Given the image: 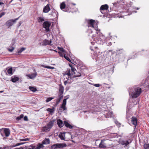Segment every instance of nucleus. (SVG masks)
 I'll return each instance as SVG.
<instances>
[{
    "instance_id": "nucleus-35",
    "label": "nucleus",
    "mask_w": 149,
    "mask_h": 149,
    "mask_svg": "<svg viewBox=\"0 0 149 149\" xmlns=\"http://www.w3.org/2000/svg\"><path fill=\"white\" fill-rule=\"evenodd\" d=\"M70 66L71 67V70L72 72H73L72 74H75V71H76V69L74 68L73 67H72V66H71L70 65Z\"/></svg>"
},
{
    "instance_id": "nucleus-52",
    "label": "nucleus",
    "mask_w": 149,
    "mask_h": 149,
    "mask_svg": "<svg viewBox=\"0 0 149 149\" xmlns=\"http://www.w3.org/2000/svg\"><path fill=\"white\" fill-rule=\"evenodd\" d=\"M65 97V99H64V100H65V102H66V100L67 99H68L69 97Z\"/></svg>"
},
{
    "instance_id": "nucleus-44",
    "label": "nucleus",
    "mask_w": 149,
    "mask_h": 149,
    "mask_svg": "<svg viewBox=\"0 0 149 149\" xmlns=\"http://www.w3.org/2000/svg\"><path fill=\"white\" fill-rule=\"evenodd\" d=\"M24 120L25 121H28V119L27 116H25L24 118Z\"/></svg>"
},
{
    "instance_id": "nucleus-30",
    "label": "nucleus",
    "mask_w": 149,
    "mask_h": 149,
    "mask_svg": "<svg viewBox=\"0 0 149 149\" xmlns=\"http://www.w3.org/2000/svg\"><path fill=\"white\" fill-rule=\"evenodd\" d=\"M25 49L26 48L24 47H22L20 49H18L17 52L18 54L21 53L22 52L24 51Z\"/></svg>"
},
{
    "instance_id": "nucleus-14",
    "label": "nucleus",
    "mask_w": 149,
    "mask_h": 149,
    "mask_svg": "<svg viewBox=\"0 0 149 149\" xmlns=\"http://www.w3.org/2000/svg\"><path fill=\"white\" fill-rule=\"evenodd\" d=\"M51 42L52 41L51 40L49 41L48 40L45 39L43 41L42 45L43 46L49 45L51 43Z\"/></svg>"
},
{
    "instance_id": "nucleus-50",
    "label": "nucleus",
    "mask_w": 149,
    "mask_h": 149,
    "mask_svg": "<svg viewBox=\"0 0 149 149\" xmlns=\"http://www.w3.org/2000/svg\"><path fill=\"white\" fill-rule=\"evenodd\" d=\"M22 144H23V143H17L16 144V145H15V146H17L20 145Z\"/></svg>"
},
{
    "instance_id": "nucleus-58",
    "label": "nucleus",
    "mask_w": 149,
    "mask_h": 149,
    "mask_svg": "<svg viewBox=\"0 0 149 149\" xmlns=\"http://www.w3.org/2000/svg\"><path fill=\"white\" fill-rule=\"evenodd\" d=\"M19 0L21 1L22 0Z\"/></svg>"
},
{
    "instance_id": "nucleus-49",
    "label": "nucleus",
    "mask_w": 149,
    "mask_h": 149,
    "mask_svg": "<svg viewBox=\"0 0 149 149\" xmlns=\"http://www.w3.org/2000/svg\"><path fill=\"white\" fill-rule=\"evenodd\" d=\"M59 54H60V55L61 56H64V54H63H63H62L61 53H60V52H59Z\"/></svg>"
},
{
    "instance_id": "nucleus-40",
    "label": "nucleus",
    "mask_w": 149,
    "mask_h": 149,
    "mask_svg": "<svg viewBox=\"0 0 149 149\" xmlns=\"http://www.w3.org/2000/svg\"><path fill=\"white\" fill-rule=\"evenodd\" d=\"M6 13L4 12H3L0 13V18H1L2 16L4 15Z\"/></svg>"
},
{
    "instance_id": "nucleus-16",
    "label": "nucleus",
    "mask_w": 149,
    "mask_h": 149,
    "mask_svg": "<svg viewBox=\"0 0 149 149\" xmlns=\"http://www.w3.org/2000/svg\"><path fill=\"white\" fill-rule=\"evenodd\" d=\"M57 124L59 127H61L64 125V123L63 121L60 119L57 120Z\"/></svg>"
},
{
    "instance_id": "nucleus-42",
    "label": "nucleus",
    "mask_w": 149,
    "mask_h": 149,
    "mask_svg": "<svg viewBox=\"0 0 149 149\" xmlns=\"http://www.w3.org/2000/svg\"><path fill=\"white\" fill-rule=\"evenodd\" d=\"M29 139L27 138H25L24 139H22L21 140V141H29Z\"/></svg>"
},
{
    "instance_id": "nucleus-11",
    "label": "nucleus",
    "mask_w": 149,
    "mask_h": 149,
    "mask_svg": "<svg viewBox=\"0 0 149 149\" xmlns=\"http://www.w3.org/2000/svg\"><path fill=\"white\" fill-rule=\"evenodd\" d=\"M49 15L54 18H56L58 16V13L55 10H54L50 13L49 14Z\"/></svg>"
},
{
    "instance_id": "nucleus-17",
    "label": "nucleus",
    "mask_w": 149,
    "mask_h": 149,
    "mask_svg": "<svg viewBox=\"0 0 149 149\" xmlns=\"http://www.w3.org/2000/svg\"><path fill=\"white\" fill-rule=\"evenodd\" d=\"M19 78L16 76H13L11 77V81L12 82L15 83L18 81Z\"/></svg>"
},
{
    "instance_id": "nucleus-18",
    "label": "nucleus",
    "mask_w": 149,
    "mask_h": 149,
    "mask_svg": "<svg viewBox=\"0 0 149 149\" xmlns=\"http://www.w3.org/2000/svg\"><path fill=\"white\" fill-rule=\"evenodd\" d=\"M64 123L65 126L67 128H68L70 129H71L73 128V126L70 125L69 123L67 121H65Z\"/></svg>"
},
{
    "instance_id": "nucleus-53",
    "label": "nucleus",
    "mask_w": 149,
    "mask_h": 149,
    "mask_svg": "<svg viewBox=\"0 0 149 149\" xmlns=\"http://www.w3.org/2000/svg\"><path fill=\"white\" fill-rule=\"evenodd\" d=\"M3 4L4 3H3L0 2V6Z\"/></svg>"
},
{
    "instance_id": "nucleus-6",
    "label": "nucleus",
    "mask_w": 149,
    "mask_h": 149,
    "mask_svg": "<svg viewBox=\"0 0 149 149\" xmlns=\"http://www.w3.org/2000/svg\"><path fill=\"white\" fill-rule=\"evenodd\" d=\"M95 20L92 19H90L88 21V27H93V28L95 29V30H96L97 31V30L96 29L97 28L95 27H94V25L96 24H95Z\"/></svg>"
},
{
    "instance_id": "nucleus-21",
    "label": "nucleus",
    "mask_w": 149,
    "mask_h": 149,
    "mask_svg": "<svg viewBox=\"0 0 149 149\" xmlns=\"http://www.w3.org/2000/svg\"><path fill=\"white\" fill-rule=\"evenodd\" d=\"M99 147L101 148H106V145L104 143V141L102 140L99 145Z\"/></svg>"
},
{
    "instance_id": "nucleus-29",
    "label": "nucleus",
    "mask_w": 149,
    "mask_h": 149,
    "mask_svg": "<svg viewBox=\"0 0 149 149\" xmlns=\"http://www.w3.org/2000/svg\"><path fill=\"white\" fill-rule=\"evenodd\" d=\"M37 19L38 22L39 23L42 22L45 20L44 18L41 17H38Z\"/></svg>"
},
{
    "instance_id": "nucleus-8",
    "label": "nucleus",
    "mask_w": 149,
    "mask_h": 149,
    "mask_svg": "<svg viewBox=\"0 0 149 149\" xmlns=\"http://www.w3.org/2000/svg\"><path fill=\"white\" fill-rule=\"evenodd\" d=\"M131 142V141L129 139V140H125L122 141L120 142V143L122 145H125V146H127Z\"/></svg>"
},
{
    "instance_id": "nucleus-9",
    "label": "nucleus",
    "mask_w": 149,
    "mask_h": 149,
    "mask_svg": "<svg viewBox=\"0 0 149 149\" xmlns=\"http://www.w3.org/2000/svg\"><path fill=\"white\" fill-rule=\"evenodd\" d=\"M50 10L49 7V4H48L46 5L43 8V12L45 13H48Z\"/></svg>"
},
{
    "instance_id": "nucleus-37",
    "label": "nucleus",
    "mask_w": 149,
    "mask_h": 149,
    "mask_svg": "<svg viewBox=\"0 0 149 149\" xmlns=\"http://www.w3.org/2000/svg\"><path fill=\"white\" fill-rule=\"evenodd\" d=\"M54 98L53 97H49L48 98H47L46 100L45 101L46 102H49L51 101Z\"/></svg>"
},
{
    "instance_id": "nucleus-46",
    "label": "nucleus",
    "mask_w": 149,
    "mask_h": 149,
    "mask_svg": "<svg viewBox=\"0 0 149 149\" xmlns=\"http://www.w3.org/2000/svg\"><path fill=\"white\" fill-rule=\"evenodd\" d=\"M66 74L68 76H70L71 74L70 73V71H69L67 73H66Z\"/></svg>"
},
{
    "instance_id": "nucleus-1",
    "label": "nucleus",
    "mask_w": 149,
    "mask_h": 149,
    "mask_svg": "<svg viewBox=\"0 0 149 149\" xmlns=\"http://www.w3.org/2000/svg\"><path fill=\"white\" fill-rule=\"evenodd\" d=\"M129 92L132 98H135L140 95L141 93V89L139 87H135L132 91L129 90Z\"/></svg>"
},
{
    "instance_id": "nucleus-24",
    "label": "nucleus",
    "mask_w": 149,
    "mask_h": 149,
    "mask_svg": "<svg viewBox=\"0 0 149 149\" xmlns=\"http://www.w3.org/2000/svg\"><path fill=\"white\" fill-rule=\"evenodd\" d=\"M65 136V134L64 133H61L58 135V137L62 140H64V137Z\"/></svg>"
},
{
    "instance_id": "nucleus-47",
    "label": "nucleus",
    "mask_w": 149,
    "mask_h": 149,
    "mask_svg": "<svg viewBox=\"0 0 149 149\" xmlns=\"http://www.w3.org/2000/svg\"><path fill=\"white\" fill-rule=\"evenodd\" d=\"M83 147L84 148H90V147L87 146H86V145H83Z\"/></svg>"
},
{
    "instance_id": "nucleus-33",
    "label": "nucleus",
    "mask_w": 149,
    "mask_h": 149,
    "mask_svg": "<svg viewBox=\"0 0 149 149\" xmlns=\"http://www.w3.org/2000/svg\"><path fill=\"white\" fill-rule=\"evenodd\" d=\"M112 112H108V114L106 115V118H110L111 117L112 115Z\"/></svg>"
},
{
    "instance_id": "nucleus-26",
    "label": "nucleus",
    "mask_w": 149,
    "mask_h": 149,
    "mask_svg": "<svg viewBox=\"0 0 149 149\" xmlns=\"http://www.w3.org/2000/svg\"><path fill=\"white\" fill-rule=\"evenodd\" d=\"M65 4L64 2H63L60 5V8L62 10H63V9H65Z\"/></svg>"
},
{
    "instance_id": "nucleus-28",
    "label": "nucleus",
    "mask_w": 149,
    "mask_h": 149,
    "mask_svg": "<svg viewBox=\"0 0 149 149\" xmlns=\"http://www.w3.org/2000/svg\"><path fill=\"white\" fill-rule=\"evenodd\" d=\"M29 88L30 91L34 92L37 91L36 88L34 87L30 86L29 87Z\"/></svg>"
},
{
    "instance_id": "nucleus-34",
    "label": "nucleus",
    "mask_w": 149,
    "mask_h": 149,
    "mask_svg": "<svg viewBox=\"0 0 149 149\" xmlns=\"http://www.w3.org/2000/svg\"><path fill=\"white\" fill-rule=\"evenodd\" d=\"M40 66L41 67H44V68H48V69H53L54 68L53 67L49 66H45L43 65H41Z\"/></svg>"
},
{
    "instance_id": "nucleus-5",
    "label": "nucleus",
    "mask_w": 149,
    "mask_h": 149,
    "mask_svg": "<svg viewBox=\"0 0 149 149\" xmlns=\"http://www.w3.org/2000/svg\"><path fill=\"white\" fill-rule=\"evenodd\" d=\"M51 24L50 22L48 21L45 22L43 24V27L47 31H49V27L50 26Z\"/></svg>"
},
{
    "instance_id": "nucleus-48",
    "label": "nucleus",
    "mask_w": 149,
    "mask_h": 149,
    "mask_svg": "<svg viewBox=\"0 0 149 149\" xmlns=\"http://www.w3.org/2000/svg\"><path fill=\"white\" fill-rule=\"evenodd\" d=\"M80 76H81V74L80 73H79V74L78 75H75V76H74V77H80Z\"/></svg>"
},
{
    "instance_id": "nucleus-2",
    "label": "nucleus",
    "mask_w": 149,
    "mask_h": 149,
    "mask_svg": "<svg viewBox=\"0 0 149 149\" xmlns=\"http://www.w3.org/2000/svg\"><path fill=\"white\" fill-rule=\"evenodd\" d=\"M0 133L3 137H4V134L6 137H8L10 134V131L9 129L2 128L0 129Z\"/></svg>"
},
{
    "instance_id": "nucleus-32",
    "label": "nucleus",
    "mask_w": 149,
    "mask_h": 149,
    "mask_svg": "<svg viewBox=\"0 0 149 149\" xmlns=\"http://www.w3.org/2000/svg\"><path fill=\"white\" fill-rule=\"evenodd\" d=\"M24 115L22 114L20 115L19 116L16 118V120H21L22 118H23Z\"/></svg>"
},
{
    "instance_id": "nucleus-56",
    "label": "nucleus",
    "mask_w": 149,
    "mask_h": 149,
    "mask_svg": "<svg viewBox=\"0 0 149 149\" xmlns=\"http://www.w3.org/2000/svg\"><path fill=\"white\" fill-rule=\"evenodd\" d=\"M2 148L1 147H0V149H2Z\"/></svg>"
},
{
    "instance_id": "nucleus-57",
    "label": "nucleus",
    "mask_w": 149,
    "mask_h": 149,
    "mask_svg": "<svg viewBox=\"0 0 149 149\" xmlns=\"http://www.w3.org/2000/svg\"><path fill=\"white\" fill-rule=\"evenodd\" d=\"M13 41H14V40H12V42H13Z\"/></svg>"
},
{
    "instance_id": "nucleus-54",
    "label": "nucleus",
    "mask_w": 149,
    "mask_h": 149,
    "mask_svg": "<svg viewBox=\"0 0 149 149\" xmlns=\"http://www.w3.org/2000/svg\"><path fill=\"white\" fill-rule=\"evenodd\" d=\"M3 91H0V93H2Z\"/></svg>"
},
{
    "instance_id": "nucleus-22",
    "label": "nucleus",
    "mask_w": 149,
    "mask_h": 149,
    "mask_svg": "<svg viewBox=\"0 0 149 149\" xmlns=\"http://www.w3.org/2000/svg\"><path fill=\"white\" fill-rule=\"evenodd\" d=\"M7 72L9 75H12L13 73L12 72L13 69L12 68H8L6 69Z\"/></svg>"
},
{
    "instance_id": "nucleus-43",
    "label": "nucleus",
    "mask_w": 149,
    "mask_h": 149,
    "mask_svg": "<svg viewBox=\"0 0 149 149\" xmlns=\"http://www.w3.org/2000/svg\"><path fill=\"white\" fill-rule=\"evenodd\" d=\"M93 85L94 86L96 87H98L100 86V84H93Z\"/></svg>"
},
{
    "instance_id": "nucleus-12",
    "label": "nucleus",
    "mask_w": 149,
    "mask_h": 149,
    "mask_svg": "<svg viewBox=\"0 0 149 149\" xmlns=\"http://www.w3.org/2000/svg\"><path fill=\"white\" fill-rule=\"evenodd\" d=\"M132 124L134 125L135 128L137 125L136 118L135 117H132Z\"/></svg>"
},
{
    "instance_id": "nucleus-3",
    "label": "nucleus",
    "mask_w": 149,
    "mask_h": 149,
    "mask_svg": "<svg viewBox=\"0 0 149 149\" xmlns=\"http://www.w3.org/2000/svg\"><path fill=\"white\" fill-rule=\"evenodd\" d=\"M54 121H50L47 125V126L42 127V131L43 132H47L49 131L53 125Z\"/></svg>"
},
{
    "instance_id": "nucleus-19",
    "label": "nucleus",
    "mask_w": 149,
    "mask_h": 149,
    "mask_svg": "<svg viewBox=\"0 0 149 149\" xmlns=\"http://www.w3.org/2000/svg\"><path fill=\"white\" fill-rule=\"evenodd\" d=\"M66 104V103L65 100H63V103L61 106V108L63 109V111L66 110V108L65 107Z\"/></svg>"
},
{
    "instance_id": "nucleus-4",
    "label": "nucleus",
    "mask_w": 149,
    "mask_h": 149,
    "mask_svg": "<svg viewBox=\"0 0 149 149\" xmlns=\"http://www.w3.org/2000/svg\"><path fill=\"white\" fill-rule=\"evenodd\" d=\"M18 19V18L15 19H11L8 20L6 22L5 24L6 25L8 28H9L11 26L13 25L16 22V20Z\"/></svg>"
},
{
    "instance_id": "nucleus-31",
    "label": "nucleus",
    "mask_w": 149,
    "mask_h": 149,
    "mask_svg": "<svg viewBox=\"0 0 149 149\" xmlns=\"http://www.w3.org/2000/svg\"><path fill=\"white\" fill-rule=\"evenodd\" d=\"M47 111L51 113H52L54 111V107L52 108V109L49 108L47 109Z\"/></svg>"
},
{
    "instance_id": "nucleus-25",
    "label": "nucleus",
    "mask_w": 149,
    "mask_h": 149,
    "mask_svg": "<svg viewBox=\"0 0 149 149\" xmlns=\"http://www.w3.org/2000/svg\"><path fill=\"white\" fill-rule=\"evenodd\" d=\"M43 144H42V143H39L36 148H35L36 149H40L41 148H43L44 146H43Z\"/></svg>"
},
{
    "instance_id": "nucleus-15",
    "label": "nucleus",
    "mask_w": 149,
    "mask_h": 149,
    "mask_svg": "<svg viewBox=\"0 0 149 149\" xmlns=\"http://www.w3.org/2000/svg\"><path fill=\"white\" fill-rule=\"evenodd\" d=\"M37 75V72L32 73L31 74H29L26 75V76L29 77L30 79H33L35 78Z\"/></svg>"
},
{
    "instance_id": "nucleus-38",
    "label": "nucleus",
    "mask_w": 149,
    "mask_h": 149,
    "mask_svg": "<svg viewBox=\"0 0 149 149\" xmlns=\"http://www.w3.org/2000/svg\"><path fill=\"white\" fill-rule=\"evenodd\" d=\"M144 148L145 149H148L149 148V145L148 144H145L144 145Z\"/></svg>"
},
{
    "instance_id": "nucleus-27",
    "label": "nucleus",
    "mask_w": 149,
    "mask_h": 149,
    "mask_svg": "<svg viewBox=\"0 0 149 149\" xmlns=\"http://www.w3.org/2000/svg\"><path fill=\"white\" fill-rule=\"evenodd\" d=\"M73 6H75L76 4L73 3H68L67 5V7L69 8H71Z\"/></svg>"
},
{
    "instance_id": "nucleus-10",
    "label": "nucleus",
    "mask_w": 149,
    "mask_h": 149,
    "mask_svg": "<svg viewBox=\"0 0 149 149\" xmlns=\"http://www.w3.org/2000/svg\"><path fill=\"white\" fill-rule=\"evenodd\" d=\"M64 87L61 85L60 84L59 85V95H63V94L64 91Z\"/></svg>"
},
{
    "instance_id": "nucleus-13",
    "label": "nucleus",
    "mask_w": 149,
    "mask_h": 149,
    "mask_svg": "<svg viewBox=\"0 0 149 149\" xmlns=\"http://www.w3.org/2000/svg\"><path fill=\"white\" fill-rule=\"evenodd\" d=\"M108 6L106 4L104 5H102L101 6L100 8V10L102 13V11L105 10H108Z\"/></svg>"
},
{
    "instance_id": "nucleus-41",
    "label": "nucleus",
    "mask_w": 149,
    "mask_h": 149,
    "mask_svg": "<svg viewBox=\"0 0 149 149\" xmlns=\"http://www.w3.org/2000/svg\"><path fill=\"white\" fill-rule=\"evenodd\" d=\"M11 49H8V50L9 52H13V51L14 50V48L13 47H11Z\"/></svg>"
},
{
    "instance_id": "nucleus-51",
    "label": "nucleus",
    "mask_w": 149,
    "mask_h": 149,
    "mask_svg": "<svg viewBox=\"0 0 149 149\" xmlns=\"http://www.w3.org/2000/svg\"><path fill=\"white\" fill-rule=\"evenodd\" d=\"M68 82L67 81H65L64 82V84L65 85H66V84H67Z\"/></svg>"
},
{
    "instance_id": "nucleus-39",
    "label": "nucleus",
    "mask_w": 149,
    "mask_h": 149,
    "mask_svg": "<svg viewBox=\"0 0 149 149\" xmlns=\"http://www.w3.org/2000/svg\"><path fill=\"white\" fill-rule=\"evenodd\" d=\"M58 49L61 51L63 52V53H65L66 52L64 50V49L63 48L61 47H58Z\"/></svg>"
},
{
    "instance_id": "nucleus-20",
    "label": "nucleus",
    "mask_w": 149,
    "mask_h": 149,
    "mask_svg": "<svg viewBox=\"0 0 149 149\" xmlns=\"http://www.w3.org/2000/svg\"><path fill=\"white\" fill-rule=\"evenodd\" d=\"M42 143L43 145L49 144L50 143L49 139V138H46L42 141Z\"/></svg>"
},
{
    "instance_id": "nucleus-23",
    "label": "nucleus",
    "mask_w": 149,
    "mask_h": 149,
    "mask_svg": "<svg viewBox=\"0 0 149 149\" xmlns=\"http://www.w3.org/2000/svg\"><path fill=\"white\" fill-rule=\"evenodd\" d=\"M63 95H58L59 97L58 99H57V100H56V105H57L60 102L61 99H62L63 98Z\"/></svg>"
},
{
    "instance_id": "nucleus-36",
    "label": "nucleus",
    "mask_w": 149,
    "mask_h": 149,
    "mask_svg": "<svg viewBox=\"0 0 149 149\" xmlns=\"http://www.w3.org/2000/svg\"><path fill=\"white\" fill-rule=\"evenodd\" d=\"M64 54V57L68 61H69L70 62H71V60L69 58L65 55V53H63Z\"/></svg>"
},
{
    "instance_id": "nucleus-45",
    "label": "nucleus",
    "mask_w": 149,
    "mask_h": 149,
    "mask_svg": "<svg viewBox=\"0 0 149 149\" xmlns=\"http://www.w3.org/2000/svg\"><path fill=\"white\" fill-rule=\"evenodd\" d=\"M28 149H36L35 146H31L30 148Z\"/></svg>"
},
{
    "instance_id": "nucleus-55",
    "label": "nucleus",
    "mask_w": 149,
    "mask_h": 149,
    "mask_svg": "<svg viewBox=\"0 0 149 149\" xmlns=\"http://www.w3.org/2000/svg\"><path fill=\"white\" fill-rule=\"evenodd\" d=\"M13 1V0H11V1H10V3H11V2H12V1Z\"/></svg>"
},
{
    "instance_id": "nucleus-7",
    "label": "nucleus",
    "mask_w": 149,
    "mask_h": 149,
    "mask_svg": "<svg viewBox=\"0 0 149 149\" xmlns=\"http://www.w3.org/2000/svg\"><path fill=\"white\" fill-rule=\"evenodd\" d=\"M53 146H55V148H61L66 147L67 146V145L65 143H56L54 144Z\"/></svg>"
}]
</instances>
